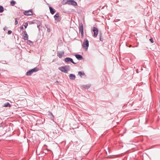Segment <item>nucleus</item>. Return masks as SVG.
I'll use <instances>...</instances> for the list:
<instances>
[{"instance_id":"1","label":"nucleus","mask_w":160,"mask_h":160,"mask_svg":"<svg viewBox=\"0 0 160 160\" xmlns=\"http://www.w3.org/2000/svg\"><path fill=\"white\" fill-rule=\"evenodd\" d=\"M58 69L62 72L67 73L68 71L69 70V67L68 66H66L60 67Z\"/></svg>"},{"instance_id":"2","label":"nucleus","mask_w":160,"mask_h":160,"mask_svg":"<svg viewBox=\"0 0 160 160\" xmlns=\"http://www.w3.org/2000/svg\"><path fill=\"white\" fill-rule=\"evenodd\" d=\"M65 4H67L68 5H72L74 6H76L77 3L73 0H64Z\"/></svg>"},{"instance_id":"3","label":"nucleus","mask_w":160,"mask_h":160,"mask_svg":"<svg viewBox=\"0 0 160 160\" xmlns=\"http://www.w3.org/2000/svg\"><path fill=\"white\" fill-rule=\"evenodd\" d=\"M79 32H81V36L82 38L83 37V25L82 23H81L79 25Z\"/></svg>"},{"instance_id":"4","label":"nucleus","mask_w":160,"mask_h":160,"mask_svg":"<svg viewBox=\"0 0 160 160\" xmlns=\"http://www.w3.org/2000/svg\"><path fill=\"white\" fill-rule=\"evenodd\" d=\"M83 46L86 50L88 48L89 46V41L87 39H85L83 43Z\"/></svg>"},{"instance_id":"5","label":"nucleus","mask_w":160,"mask_h":160,"mask_svg":"<svg viewBox=\"0 0 160 160\" xmlns=\"http://www.w3.org/2000/svg\"><path fill=\"white\" fill-rule=\"evenodd\" d=\"M23 14L26 16H30L32 15V10L31 9L28 11H25L23 12Z\"/></svg>"},{"instance_id":"6","label":"nucleus","mask_w":160,"mask_h":160,"mask_svg":"<svg viewBox=\"0 0 160 160\" xmlns=\"http://www.w3.org/2000/svg\"><path fill=\"white\" fill-rule=\"evenodd\" d=\"M64 61L67 63H68L70 62H71L72 63L75 64L76 63L74 62L73 60V59L70 58H66L64 59Z\"/></svg>"},{"instance_id":"7","label":"nucleus","mask_w":160,"mask_h":160,"mask_svg":"<svg viewBox=\"0 0 160 160\" xmlns=\"http://www.w3.org/2000/svg\"><path fill=\"white\" fill-rule=\"evenodd\" d=\"M92 31L94 32L93 36L94 37H96L98 34V29L96 27H94L92 28Z\"/></svg>"},{"instance_id":"8","label":"nucleus","mask_w":160,"mask_h":160,"mask_svg":"<svg viewBox=\"0 0 160 160\" xmlns=\"http://www.w3.org/2000/svg\"><path fill=\"white\" fill-rule=\"evenodd\" d=\"M22 34H23L24 39L25 40H28V36L26 31H23Z\"/></svg>"},{"instance_id":"9","label":"nucleus","mask_w":160,"mask_h":160,"mask_svg":"<svg viewBox=\"0 0 160 160\" xmlns=\"http://www.w3.org/2000/svg\"><path fill=\"white\" fill-rule=\"evenodd\" d=\"M64 54V51H59L57 52V56L60 58H62V56Z\"/></svg>"},{"instance_id":"10","label":"nucleus","mask_w":160,"mask_h":160,"mask_svg":"<svg viewBox=\"0 0 160 160\" xmlns=\"http://www.w3.org/2000/svg\"><path fill=\"white\" fill-rule=\"evenodd\" d=\"M75 56L77 59L79 60H82L83 58L79 54H76L75 55Z\"/></svg>"},{"instance_id":"11","label":"nucleus","mask_w":160,"mask_h":160,"mask_svg":"<svg viewBox=\"0 0 160 160\" xmlns=\"http://www.w3.org/2000/svg\"><path fill=\"white\" fill-rule=\"evenodd\" d=\"M69 77L70 79L71 80H74L76 78L75 76L72 74H70Z\"/></svg>"},{"instance_id":"12","label":"nucleus","mask_w":160,"mask_h":160,"mask_svg":"<svg viewBox=\"0 0 160 160\" xmlns=\"http://www.w3.org/2000/svg\"><path fill=\"white\" fill-rule=\"evenodd\" d=\"M49 9L51 14H53L55 12L54 10L51 7H49Z\"/></svg>"},{"instance_id":"13","label":"nucleus","mask_w":160,"mask_h":160,"mask_svg":"<svg viewBox=\"0 0 160 160\" xmlns=\"http://www.w3.org/2000/svg\"><path fill=\"white\" fill-rule=\"evenodd\" d=\"M33 73L31 69H30L26 73V75L27 76H30Z\"/></svg>"},{"instance_id":"14","label":"nucleus","mask_w":160,"mask_h":160,"mask_svg":"<svg viewBox=\"0 0 160 160\" xmlns=\"http://www.w3.org/2000/svg\"><path fill=\"white\" fill-rule=\"evenodd\" d=\"M3 106L4 107H10L11 105L9 103V102H7L5 104H4Z\"/></svg>"},{"instance_id":"15","label":"nucleus","mask_w":160,"mask_h":160,"mask_svg":"<svg viewBox=\"0 0 160 160\" xmlns=\"http://www.w3.org/2000/svg\"><path fill=\"white\" fill-rule=\"evenodd\" d=\"M31 70L32 71V72H33L38 71L39 70V69L38 68L36 67L32 69H31Z\"/></svg>"},{"instance_id":"16","label":"nucleus","mask_w":160,"mask_h":160,"mask_svg":"<svg viewBox=\"0 0 160 160\" xmlns=\"http://www.w3.org/2000/svg\"><path fill=\"white\" fill-rule=\"evenodd\" d=\"M91 85H83L82 87L85 88H88L90 87Z\"/></svg>"},{"instance_id":"17","label":"nucleus","mask_w":160,"mask_h":160,"mask_svg":"<svg viewBox=\"0 0 160 160\" xmlns=\"http://www.w3.org/2000/svg\"><path fill=\"white\" fill-rule=\"evenodd\" d=\"M78 74L80 76H81L82 75H85L84 73L80 71H79L78 72Z\"/></svg>"},{"instance_id":"18","label":"nucleus","mask_w":160,"mask_h":160,"mask_svg":"<svg viewBox=\"0 0 160 160\" xmlns=\"http://www.w3.org/2000/svg\"><path fill=\"white\" fill-rule=\"evenodd\" d=\"M54 18L56 20V18H58L59 17V14L58 13H57L54 16Z\"/></svg>"},{"instance_id":"19","label":"nucleus","mask_w":160,"mask_h":160,"mask_svg":"<svg viewBox=\"0 0 160 160\" xmlns=\"http://www.w3.org/2000/svg\"><path fill=\"white\" fill-rule=\"evenodd\" d=\"M3 11V7L2 6H0V13L2 12Z\"/></svg>"},{"instance_id":"20","label":"nucleus","mask_w":160,"mask_h":160,"mask_svg":"<svg viewBox=\"0 0 160 160\" xmlns=\"http://www.w3.org/2000/svg\"><path fill=\"white\" fill-rule=\"evenodd\" d=\"M10 3L12 6H13L16 3V2L14 1H12Z\"/></svg>"},{"instance_id":"21","label":"nucleus","mask_w":160,"mask_h":160,"mask_svg":"<svg viewBox=\"0 0 160 160\" xmlns=\"http://www.w3.org/2000/svg\"><path fill=\"white\" fill-rule=\"evenodd\" d=\"M15 19V25H17L18 23V20H19L18 18H16Z\"/></svg>"},{"instance_id":"22","label":"nucleus","mask_w":160,"mask_h":160,"mask_svg":"<svg viewBox=\"0 0 160 160\" xmlns=\"http://www.w3.org/2000/svg\"><path fill=\"white\" fill-rule=\"evenodd\" d=\"M24 27L25 28H27V26H28V24L27 22H25L24 23Z\"/></svg>"},{"instance_id":"23","label":"nucleus","mask_w":160,"mask_h":160,"mask_svg":"<svg viewBox=\"0 0 160 160\" xmlns=\"http://www.w3.org/2000/svg\"><path fill=\"white\" fill-rule=\"evenodd\" d=\"M149 41H150V42L152 43H153L154 42H153V39L152 38H150L149 39Z\"/></svg>"},{"instance_id":"24","label":"nucleus","mask_w":160,"mask_h":160,"mask_svg":"<svg viewBox=\"0 0 160 160\" xmlns=\"http://www.w3.org/2000/svg\"><path fill=\"white\" fill-rule=\"evenodd\" d=\"M46 28H47V32H50V29L49 28L47 27H46Z\"/></svg>"},{"instance_id":"25","label":"nucleus","mask_w":160,"mask_h":160,"mask_svg":"<svg viewBox=\"0 0 160 160\" xmlns=\"http://www.w3.org/2000/svg\"><path fill=\"white\" fill-rule=\"evenodd\" d=\"M12 32V31L11 30H8V33L9 34H10Z\"/></svg>"},{"instance_id":"26","label":"nucleus","mask_w":160,"mask_h":160,"mask_svg":"<svg viewBox=\"0 0 160 160\" xmlns=\"http://www.w3.org/2000/svg\"><path fill=\"white\" fill-rule=\"evenodd\" d=\"M100 40L101 41H103V39L102 38V37L101 36H100Z\"/></svg>"},{"instance_id":"27","label":"nucleus","mask_w":160,"mask_h":160,"mask_svg":"<svg viewBox=\"0 0 160 160\" xmlns=\"http://www.w3.org/2000/svg\"><path fill=\"white\" fill-rule=\"evenodd\" d=\"M7 28H8L7 27H5L3 28V29L4 31H5L7 29Z\"/></svg>"},{"instance_id":"28","label":"nucleus","mask_w":160,"mask_h":160,"mask_svg":"<svg viewBox=\"0 0 160 160\" xmlns=\"http://www.w3.org/2000/svg\"><path fill=\"white\" fill-rule=\"evenodd\" d=\"M21 30H23V27H20Z\"/></svg>"},{"instance_id":"29","label":"nucleus","mask_w":160,"mask_h":160,"mask_svg":"<svg viewBox=\"0 0 160 160\" xmlns=\"http://www.w3.org/2000/svg\"><path fill=\"white\" fill-rule=\"evenodd\" d=\"M50 114H51V115H52V116L53 117V115H52V112H51V113H50Z\"/></svg>"},{"instance_id":"30","label":"nucleus","mask_w":160,"mask_h":160,"mask_svg":"<svg viewBox=\"0 0 160 160\" xmlns=\"http://www.w3.org/2000/svg\"><path fill=\"white\" fill-rule=\"evenodd\" d=\"M30 24H33V22H30L29 23Z\"/></svg>"}]
</instances>
